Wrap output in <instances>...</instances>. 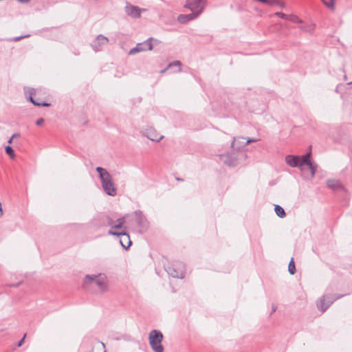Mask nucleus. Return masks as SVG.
<instances>
[{
	"label": "nucleus",
	"instance_id": "obj_1",
	"mask_svg": "<svg viewBox=\"0 0 352 352\" xmlns=\"http://www.w3.org/2000/svg\"><path fill=\"white\" fill-rule=\"evenodd\" d=\"M310 156L311 153L302 155L300 159L298 156L289 155L285 157V162L291 167H298L302 172L305 171L306 166H308L311 172V178H314L317 166L309 160Z\"/></svg>",
	"mask_w": 352,
	"mask_h": 352
},
{
	"label": "nucleus",
	"instance_id": "obj_2",
	"mask_svg": "<svg viewBox=\"0 0 352 352\" xmlns=\"http://www.w3.org/2000/svg\"><path fill=\"white\" fill-rule=\"evenodd\" d=\"M96 170L99 174L102 187L105 193L110 196H115L117 194V188L109 173L102 167H97Z\"/></svg>",
	"mask_w": 352,
	"mask_h": 352
},
{
	"label": "nucleus",
	"instance_id": "obj_3",
	"mask_svg": "<svg viewBox=\"0 0 352 352\" xmlns=\"http://www.w3.org/2000/svg\"><path fill=\"white\" fill-rule=\"evenodd\" d=\"M85 284H89L92 287H97L101 292H106L108 289L107 277L102 274L87 275L85 278Z\"/></svg>",
	"mask_w": 352,
	"mask_h": 352
},
{
	"label": "nucleus",
	"instance_id": "obj_4",
	"mask_svg": "<svg viewBox=\"0 0 352 352\" xmlns=\"http://www.w3.org/2000/svg\"><path fill=\"white\" fill-rule=\"evenodd\" d=\"M163 334L159 330H152L148 334L149 344L154 352H164V346L162 344Z\"/></svg>",
	"mask_w": 352,
	"mask_h": 352
},
{
	"label": "nucleus",
	"instance_id": "obj_5",
	"mask_svg": "<svg viewBox=\"0 0 352 352\" xmlns=\"http://www.w3.org/2000/svg\"><path fill=\"white\" fill-rule=\"evenodd\" d=\"M166 271L173 278H183L185 274V265L183 263L177 262L166 268Z\"/></svg>",
	"mask_w": 352,
	"mask_h": 352
},
{
	"label": "nucleus",
	"instance_id": "obj_6",
	"mask_svg": "<svg viewBox=\"0 0 352 352\" xmlns=\"http://www.w3.org/2000/svg\"><path fill=\"white\" fill-rule=\"evenodd\" d=\"M206 0H186L185 8L199 16L204 10Z\"/></svg>",
	"mask_w": 352,
	"mask_h": 352
},
{
	"label": "nucleus",
	"instance_id": "obj_7",
	"mask_svg": "<svg viewBox=\"0 0 352 352\" xmlns=\"http://www.w3.org/2000/svg\"><path fill=\"white\" fill-rule=\"evenodd\" d=\"M152 40V38H149L142 43H138L135 47L129 50V54L134 55L143 51L151 50L153 49Z\"/></svg>",
	"mask_w": 352,
	"mask_h": 352
},
{
	"label": "nucleus",
	"instance_id": "obj_8",
	"mask_svg": "<svg viewBox=\"0 0 352 352\" xmlns=\"http://www.w3.org/2000/svg\"><path fill=\"white\" fill-rule=\"evenodd\" d=\"M342 296H343V295L338 296L335 298L329 296H323L317 303V307L322 311V312H324L335 300L338 299Z\"/></svg>",
	"mask_w": 352,
	"mask_h": 352
},
{
	"label": "nucleus",
	"instance_id": "obj_9",
	"mask_svg": "<svg viewBox=\"0 0 352 352\" xmlns=\"http://www.w3.org/2000/svg\"><path fill=\"white\" fill-rule=\"evenodd\" d=\"M108 233L110 235L118 236L120 239V245L125 250H127L131 246V241L130 239V236L126 232H117L113 230H109Z\"/></svg>",
	"mask_w": 352,
	"mask_h": 352
},
{
	"label": "nucleus",
	"instance_id": "obj_10",
	"mask_svg": "<svg viewBox=\"0 0 352 352\" xmlns=\"http://www.w3.org/2000/svg\"><path fill=\"white\" fill-rule=\"evenodd\" d=\"M108 43H109V39L107 37H106L102 34H99L94 39V41H93V42L91 43V47L95 52H98L101 50V47L102 46L107 45Z\"/></svg>",
	"mask_w": 352,
	"mask_h": 352
},
{
	"label": "nucleus",
	"instance_id": "obj_11",
	"mask_svg": "<svg viewBox=\"0 0 352 352\" xmlns=\"http://www.w3.org/2000/svg\"><path fill=\"white\" fill-rule=\"evenodd\" d=\"M25 93L26 95L27 98L32 102L35 106L38 107H48L50 106V104L45 102H38L34 100L32 96L35 93V90L32 88H27L25 89Z\"/></svg>",
	"mask_w": 352,
	"mask_h": 352
},
{
	"label": "nucleus",
	"instance_id": "obj_12",
	"mask_svg": "<svg viewBox=\"0 0 352 352\" xmlns=\"http://www.w3.org/2000/svg\"><path fill=\"white\" fill-rule=\"evenodd\" d=\"M134 214L135 217L136 223L142 230H146L148 228V222L142 213L140 211H135Z\"/></svg>",
	"mask_w": 352,
	"mask_h": 352
},
{
	"label": "nucleus",
	"instance_id": "obj_13",
	"mask_svg": "<svg viewBox=\"0 0 352 352\" xmlns=\"http://www.w3.org/2000/svg\"><path fill=\"white\" fill-rule=\"evenodd\" d=\"M220 160L229 166H235L237 165V158L230 154L221 155Z\"/></svg>",
	"mask_w": 352,
	"mask_h": 352
},
{
	"label": "nucleus",
	"instance_id": "obj_14",
	"mask_svg": "<svg viewBox=\"0 0 352 352\" xmlns=\"http://www.w3.org/2000/svg\"><path fill=\"white\" fill-rule=\"evenodd\" d=\"M146 137L152 141L159 142L164 136L158 133L155 129L151 128L146 131Z\"/></svg>",
	"mask_w": 352,
	"mask_h": 352
},
{
	"label": "nucleus",
	"instance_id": "obj_15",
	"mask_svg": "<svg viewBox=\"0 0 352 352\" xmlns=\"http://www.w3.org/2000/svg\"><path fill=\"white\" fill-rule=\"evenodd\" d=\"M242 140V144L243 145H247L249 143H251V142H257L258 140L257 139H254V138H249L248 140H246L245 138L243 137H239L237 138H234V140L232 141V147L234 148V149H236V150H239L240 149V146H236V143L239 140Z\"/></svg>",
	"mask_w": 352,
	"mask_h": 352
},
{
	"label": "nucleus",
	"instance_id": "obj_16",
	"mask_svg": "<svg viewBox=\"0 0 352 352\" xmlns=\"http://www.w3.org/2000/svg\"><path fill=\"white\" fill-rule=\"evenodd\" d=\"M126 12L129 16H131L133 18H138L140 16V9L136 6H126Z\"/></svg>",
	"mask_w": 352,
	"mask_h": 352
},
{
	"label": "nucleus",
	"instance_id": "obj_17",
	"mask_svg": "<svg viewBox=\"0 0 352 352\" xmlns=\"http://www.w3.org/2000/svg\"><path fill=\"white\" fill-rule=\"evenodd\" d=\"M197 16V14L193 12L189 14H179L177 17V20L181 23H185L188 21L196 19Z\"/></svg>",
	"mask_w": 352,
	"mask_h": 352
},
{
	"label": "nucleus",
	"instance_id": "obj_18",
	"mask_svg": "<svg viewBox=\"0 0 352 352\" xmlns=\"http://www.w3.org/2000/svg\"><path fill=\"white\" fill-rule=\"evenodd\" d=\"M263 3L270 6H277L280 8H285L286 7V3L283 0H265L263 1Z\"/></svg>",
	"mask_w": 352,
	"mask_h": 352
},
{
	"label": "nucleus",
	"instance_id": "obj_19",
	"mask_svg": "<svg viewBox=\"0 0 352 352\" xmlns=\"http://www.w3.org/2000/svg\"><path fill=\"white\" fill-rule=\"evenodd\" d=\"M181 65H182V63L180 61L175 60V61L169 63L165 69H164L161 71V73L162 74L165 73L169 68H170L172 67H178V72H180L182 71Z\"/></svg>",
	"mask_w": 352,
	"mask_h": 352
},
{
	"label": "nucleus",
	"instance_id": "obj_20",
	"mask_svg": "<svg viewBox=\"0 0 352 352\" xmlns=\"http://www.w3.org/2000/svg\"><path fill=\"white\" fill-rule=\"evenodd\" d=\"M299 28L304 32L313 33L316 28V25L314 23H309L305 25H301Z\"/></svg>",
	"mask_w": 352,
	"mask_h": 352
},
{
	"label": "nucleus",
	"instance_id": "obj_21",
	"mask_svg": "<svg viewBox=\"0 0 352 352\" xmlns=\"http://www.w3.org/2000/svg\"><path fill=\"white\" fill-rule=\"evenodd\" d=\"M323 4L331 10H334L336 0H321Z\"/></svg>",
	"mask_w": 352,
	"mask_h": 352
},
{
	"label": "nucleus",
	"instance_id": "obj_22",
	"mask_svg": "<svg viewBox=\"0 0 352 352\" xmlns=\"http://www.w3.org/2000/svg\"><path fill=\"white\" fill-rule=\"evenodd\" d=\"M274 210H275V212H276V214L277 216H278L281 218L285 217V210L281 206H280L278 205H276Z\"/></svg>",
	"mask_w": 352,
	"mask_h": 352
},
{
	"label": "nucleus",
	"instance_id": "obj_23",
	"mask_svg": "<svg viewBox=\"0 0 352 352\" xmlns=\"http://www.w3.org/2000/svg\"><path fill=\"white\" fill-rule=\"evenodd\" d=\"M287 20L296 23H302V21L299 19L296 15L294 14H289L287 15Z\"/></svg>",
	"mask_w": 352,
	"mask_h": 352
},
{
	"label": "nucleus",
	"instance_id": "obj_24",
	"mask_svg": "<svg viewBox=\"0 0 352 352\" xmlns=\"http://www.w3.org/2000/svg\"><path fill=\"white\" fill-rule=\"evenodd\" d=\"M288 271L291 274H294L296 272L295 263L293 258H292L289 263Z\"/></svg>",
	"mask_w": 352,
	"mask_h": 352
},
{
	"label": "nucleus",
	"instance_id": "obj_25",
	"mask_svg": "<svg viewBox=\"0 0 352 352\" xmlns=\"http://www.w3.org/2000/svg\"><path fill=\"white\" fill-rule=\"evenodd\" d=\"M124 222H125L124 217L118 219L116 221V223H115V226H113V228H121L122 227L123 224L124 223Z\"/></svg>",
	"mask_w": 352,
	"mask_h": 352
},
{
	"label": "nucleus",
	"instance_id": "obj_26",
	"mask_svg": "<svg viewBox=\"0 0 352 352\" xmlns=\"http://www.w3.org/2000/svg\"><path fill=\"white\" fill-rule=\"evenodd\" d=\"M5 149L6 153L10 157V158L14 159L15 157L14 150L10 146H6Z\"/></svg>",
	"mask_w": 352,
	"mask_h": 352
},
{
	"label": "nucleus",
	"instance_id": "obj_27",
	"mask_svg": "<svg viewBox=\"0 0 352 352\" xmlns=\"http://www.w3.org/2000/svg\"><path fill=\"white\" fill-rule=\"evenodd\" d=\"M327 185L329 188L335 189L337 188V186H338L339 184L337 181L329 180L327 182Z\"/></svg>",
	"mask_w": 352,
	"mask_h": 352
},
{
	"label": "nucleus",
	"instance_id": "obj_28",
	"mask_svg": "<svg viewBox=\"0 0 352 352\" xmlns=\"http://www.w3.org/2000/svg\"><path fill=\"white\" fill-rule=\"evenodd\" d=\"M274 15L277 16H278V17H280L281 19L287 20V14H285L283 12H276L274 13Z\"/></svg>",
	"mask_w": 352,
	"mask_h": 352
},
{
	"label": "nucleus",
	"instance_id": "obj_29",
	"mask_svg": "<svg viewBox=\"0 0 352 352\" xmlns=\"http://www.w3.org/2000/svg\"><path fill=\"white\" fill-rule=\"evenodd\" d=\"M107 223L109 226H111L112 228H113V226H115V223H116V221H113V219H109L108 221H107Z\"/></svg>",
	"mask_w": 352,
	"mask_h": 352
},
{
	"label": "nucleus",
	"instance_id": "obj_30",
	"mask_svg": "<svg viewBox=\"0 0 352 352\" xmlns=\"http://www.w3.org/2000/svg\"><path fill=\"white\" fill-rule=\"evenodd\" d=\"M28 36H29V35H25V36H19V37H15V38H13V41H19L21 38H26Z\"/></svg>",
	"mask_w": 352,
	"mask_h": 352
},
{
	"label": "nucleus",
	"instance_id": "obj_31",
	"mask_svg": "<svg viewBox=\"0 0 352 352\" xmlns=\"http://www.w3.org/2000/svg\"><path fill=\"white\" fill-rule=\"evenodd\" d=\"M25 336H26V335L25 334L23 336V337L20 340V341L18 342V344H17L18 346H21L23 344Z\"/></svg>",
	"mask_w": 352,
	"mask_h": 352
},
{
	"label": "nucleus",
	"instance_id": "obj_32",
	"mask_svg": "<svg viewBox=\"0 0 352 352\" xmlns=\"http://www.w3.org/2000/svg\"><path fill=\"white\" fill-rule=\"evenodd\" d=\"M43 122H44V119H43V118H39V119H38V120H36V124L37 125H41V124H42L43 123Z\"/></svg>",
	"mask_w": 352,
	"mask_h": 352
},
{
	"label": "nucleus",
	"instance_id": "obj_33",
	"mask_svg": "<svg viewBox=\"0 0 352 352\" xmlns=\"http://www.w3.org/2000/svg\"><path fill=\"white\" fill-rule=\"evenodd\" d=\"M241 142H242V140H240L236 143V146H240V148L245 146V145H243V144Z\"/></svg>",
	"mask_w": 352,
	"mask_h": 352
},
{
	"label": "nucleus",
	"instance_id": "obj_34",
	"mask_svg": "<svg viewBox=\"0 0 352 352\" xmlns=\"http://www.w3.org/2000/svg\"><path fill=\"white\" fill-rule=\"evenodd\" d=\"M19 1L23 3H27L30 2V0H19Z\"/></svg>",
	"mask_w": 352,
	"mask_h": 352
},
{
	"label": "nucleus",
	"instance_id": "obj_35",
	"mask_svg": "<svg viewBox=\"0 0 352 352\" xmlns=\"http://www.w3.org/2000/svg\"><path fill=\"white\" fill-rule=\"evenodd\" d=\"M19 135L18 133H14L12 135L13 138L18 137Z\"/></svg>",
	"mask_w": 352,
	"mask_h": 352
},
{
	"label": "nucleus",
	"instance_id": "obj_36",
	"mask_svg": "<svg viewBox=\"0 0 352 352\" xmlns=\"http://www.w3.org/2000/svg\"><path fill=\"white\" fill-rule=\"evenodd\" d=\"M12 140H13V138H12V137H11V138H10V140H8V143H9V144H11V143H12Z\"/></svg>",
	"mask_w": 352,
	"mask_h": 352
},
{
	"label": "nucleus",
	"instance_id": "obj_37",
	"mask_svg": "<svg viewBox=\"0 0 352 352\" xmlns=\"http://www.w3.org/2000/svg\"><path fill=\"white\" fill-rule=\"evenodd\" d=\"M19 285H20V283H18V284H16V285H14L13 286H14V287H18Z\"/></svg>",
	"mask_w": 352,
	"mask_h": 352
},
{
	"label": "nucleus",
	"instance_id": "obj_38",
	"mask_svg": "<svg viewBox=\"0 0 352 352\" xmlns=\"http://www.w3.org/2000/svg\"><path fill=\"white\" fill-rule=\"evenodd\" d=\"M177 179L178 181H182V179H179V178H177Z\"/></svg>",
	"mask_w": 352,
	"mask_h": 352
},
{
	"label": "nucleus",
	"instance_id": "obj_39",
	"mask_svg": "<svg viewBox=\"0 0 352 352\" xmlns=\"http://www.w3.org/2000/svg\"><path fill=\"white\" fill-rule=\"evenodd\" d=\"M349 84H352V82H350Z\"/></svg>",
	"mask_w": 352,
	"mask_h": 352
}]
</instances>
